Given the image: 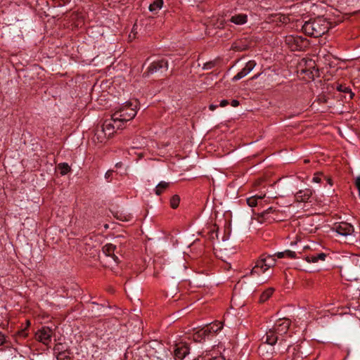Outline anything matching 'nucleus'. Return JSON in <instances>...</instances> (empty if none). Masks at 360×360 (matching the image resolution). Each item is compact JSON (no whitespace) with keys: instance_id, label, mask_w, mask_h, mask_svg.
I'll return each mask as SVG.
<instances>
[{"instance_id":"22","label":"nucleus","mask_w":360,"mask_h":360,"mask_svg":"<svg viewBox=\"0 0 360 360\" xmlns=\"http://www.w3.org/2000/svg\"><path fill=\"white\" fill-rule=\"evenodd\" d=\"M163 5L162 0H155L152 4L149 6V10L151 12L156 11L160 10Z\"/></svg>"},{"instance_id":"36","label":"nucleus","mask_w":360,"mask_h":360,"mask_svg":"<svg viewBox=\"0 0 360 360\" xmlns=\"http://www.w3.org/2000/svg\"><path fill=\"white\" fill-rule=\"evenodd\" d=\"M285 251L284 252H278L275 253L274 255H276L278 258H283L285 257Z\"/></svg>"},{"instance_id":"16","label":"nucleus","mask_w":360,"mask_h":360,"mask_svg":"<svg viewBox=\"0 0 360 360\" xmlns=\"http://www.w3.org/2000/svg\"><path fill=\"white\" fill-rule=\"evenodd\" d=\"M311 195V191L309 190H300L296 193L295 197L297 202H305L309 199Z\"/></svg>"},{"instance_id":"15","label":"nucleus","mask_w":360,"mask_h":360,"mask_svg":"<svg viewBox=\"0 0 360 360\" xmlns=\"http://www.w3.org/2000/svg\"><path fill=\"white\" fill-rule=\"evenodd\" d=\"M278 334H276L275 333V330H272V329H269L266 333V336H265V343H266L267 345H269L271 346L274 345L276 344V342H277L278 340Z\"/></svg>"},{"instance_id":"24","label":"nucleus","mask_w":360,"mask_h":360,"mask_svg":"<svg viewBox=\"0 0 360 360\" xmlns=\"http://www.w3.org/2000/svg\"><path fill=\"white\" fill-rule=\"evenodd\" d=\"M223 327V324L221 322H215L210 325L209 328L210 332L212 331L214 333H217Z\"/></svg>"},{"instance_id":"21","label":"nucleus","mask_w":360,"mask_h":360,"mask_svg":"<svg viewBox=\"0 0 360 360\" xmlns=\"http://www.w3.org/2000/svg\"><path fill=\"white\" fill-rule=\"evenodd\" d=\"M57 168L61 175H65L71 170L70 167L65 162L58 164Z\"/></svg>"},{"instance_id":"42","label":"nucleus","mask_w":360,"mask_h":360,"mask_svg":"<svg viewBox=\"0 0 360 360\" xmlns=\"http://www.w3.org/2000/svg\"><path fill=\"white\" fill-rule=\"evenodd\" d=\"M262 179H258L257 181H255V186H259V185H260V184H261V183H262Z\"/></svg>"},{"instance_id":"33","label":"nucleus","mask_w":360,"mask_h":360,"mask_svg":"<svg viewBox=\"0 0 360 360\" xmlns=\"http://www.w3.org/2000/svg\"><path fill=\"white\" fill-rule=\"evenodd\" d=\"M313 181L316 183H320L321 181V175L319 174H315L313 178Z\"/></svg>"},{"instance_id":"29","label":"nucleus","mask_w":360,"mask_h":360,"mask_svg":"<svg viewBox=\"0 0 360 360\" xmlns=\"http://www.w3.org/2000/svg\"><path fill=\"white\" fill-rule=\"evenodd\" d=\"M247 203L250 207H255L257 204V197L252 196L247 199Z\"/></svg>"},{"instance_id":"43","label":"nucleus","mask_w":360,"mask_h":360,"mask_svg":"<svg viewBox=\"0 0 360 360\" xmlns=\"http://www.w3.org/2000/svg\"><path fill=\"white\" fill-rule=\"evenodd\" d=\"M326 180L328 182L330 185H332V180L329 178L325 177Z\"/></svg>"},{"instance_id":"32","label":"nucleus","mask_w":360,"mask_h":360,"mask_svg":"<svg viewBox=\"0 0 360 360\" xmlns=\"http://www.w3.org/2000/svg\"><path fill=\"white\" fill-rule=\"evenodd\" d=\"M283 192H276L274 193H271L270 195L271 198H277L278 197H282L283 196Z\"/></svg>"},{"instance_id":"11","label":"nucleus","mask_w":360,"mask_h":360,"mask_svg":"<svg viewBox=\"0 0 360 360\" xmlns=\"http://www.w3.org/2000/svg\"><path fill=\"white\" fill-rule=\"evenodd\" d=\"M116 245L112 243H108L103 247V252L106 257H111L115 263H119L120 260L117 256L115 254Z\"/></svg>"},{"instance_id":"4","label":"nucleus","mask_w":360,"mask_h":360,"mask_svg":"<svg viewBox=\"0 0 360 360\" xmlns=\"http://www.w3.org/2000/svg\"><path fill=\"white\" fill-rule=\"evenodd\" d=\"M4 346V347L0 349V356L4 360H18L20 354L17 348L9 346L8 344Z\"/></svg>"},{"instance_id":"45","label":"nucleus","mask_w":360,"mask_h":360,"mask_svg":"<svg viewBox=\"0 0 360 360\" xmlns=\"http://www.w3.org/2000/svg\"><path fill=\"white\" fill-rule=\"evenodd\" d=\"M257 75H255V76L252 77V79H255V78H257Z\"/></svg>"},{"instance_id":"3","label":"nucleus","mask_w":360,"mask_h":360,"mask_svg":"<svg viewBox=\"0 0 360 360\" xmlns=\"http://www.w3.org/2000/svg\"><path fill=\"white\" fill-rule=\"evenodd\" d=\"M285 41L289 49L293 51L302 50L307 45L306 39H304L300 36H287L285 37Z\"/></svg>"},{"instance_id":"34","label":"nucleus","mask_w":360,"mask_h":360,"mask_svg":"<svg viewBox=\"0 0 360 360\" xmlns=\"http://www.w3.org/2000/svg\"><path fill=\"white\" fill-rule=\"evenodd\" d=\"M18 335L22 338H25L27 335V333L25 330H21L18 332Z\"/></svg>"},{"instance_id":"47","label":"nucleus","mask_w":360,"mask_h":360,"mask_svg":"<svg viewBox=\"0 0 360 360\" xmlns=\"http://www.w3.org/2000/svg\"><path fill=\"white\" fill-rule=\"evenodd\" d=\"M309 162V160H304V162Z\"/></svg>"},{"instance_id":"2","label":"nucleus","mask_w":360,"mask_h":360,"mask_svg":"<svg viewBox=\"0 0 360 360\" xmlns=\"http://www.w3.org/2000/svg\"><path fill=\"white\" fill-rule=\"evenodd\" d=\"M330 22L323 17H318L304 22L303 32L311 37H319L326 33L330 28Z\"/></svg>"},{"instance_id":"38","label":"nucleus","mask_w":360,"mask_h":360,"mask_svg":"<svg viewBox=\"0 0 360 360\" xmlns=\"http://www.w3.org/2000/svg\"><path fill=\"white\" fill-rule=\"evenodd\" d=\"M239 105V102L237 100H233L231 101V105L233 107H237Z\"/></svg>"},{"instance_id":"23","label":"nucleus","mask_w":360,"mask_h":360,"mask_svg":"<svg viewBox=\"0 0 360 360\" xmlns=\"http://www.w3.org/2000/svg\"><path fill=\"white\" fill-rule=\"evenodd\" d=\"M274 288H269L266 290L260 296V302H264L266 301L273 294Z\"/></svg>"},{"instance_id":"41","label":"nucleus","mask_w":360,"mask_h":360,"mask_svg":"<svg viewBox=\"0 0 360 360\" xmlns=\"http://www.w3.org/2000/svg\"><path fill=\"white\" fill-rule=\"evenodd\" d=\"M255 196L257 197V200L258 199H262V198H264L265 197V194H263V195H255Z\"/></svg>"},{"instance_id":"5","label":"nucleus","mask_w":360,"mask_h":360,"mask_svg":"<svg viewBox=\"0 0 360 360\" xmlns=\"http://www.w3.org/2000/svg\"><path fill=\"white\" fill-rule=\"evenodd\" d=\"M162 69H165L167 70L168 69V63L167 60H160L158 61H155L152 63L148 68L147 71L143 73V75L148 77L150 74H153L157 72Z\"/></svg>"},{"instance_id":"44","label":"nucleus","mask_w":360,"mask_h":360,"mask_svg":"<svg viewBox=\"0 0 360 360\" xmlns=\"http://www.w3.org/2000/svg\"><path fill=\"white\" fill-rule=\"evenodd\" d=\"M120 166H121V162H119V163H117V164H116V167H120Z\"/></svg>"},{"instance_id":"10","label":"nucleus","mask_w":360,"mask_h":360,"mask_svg":"<svg viewBox=\"0 0 360 360\" xmlns=\"http://www.w3.org/2000/svg\"><path fill=\"white\" fill-rule=\"evenodd\" d=\"M255 60H250L246 63L245 67L233 77V81L239 80L248 75L255 67Z\"/></svg>"},{"instance_id":"37","label":"nucleus","mask_w":360,"mask_h":360,"mask_svg":"<svg viewBox=\"0 0 360 360\" xmlns=\"http://www.w3.org/2000/svg\"><path fill=\"white\" fill-rule=\"evenodd\" d=\"M228 104H229V101H228V100L224 99V100H222V101L220 102L219 105H220L221 107H225V106H226Z\"/></svg>"},{"instance_id":"35","label":"nucleus","mask_w":360,"mask_h":360,"mask_svg":"<svg viewBox=\"0 0 360 360\" xmlns=\"http://www.w3.org/2000/svg\"><path fill=\"white\" fill-rule=\"evenodd\" d=\"M214 66V63L210 62L205 64L204 69H210Z\"/></svg>"},{"instance_id":"28","label":"nucleus","mask_w":360,"mask_h":360,"mask_svg":"<svg viewBox=\"0 0 360 360\" xmlns=\"http://www.w3.org/2000/svg\"><path fill=\"white\" fill-rule=\"evenodd\" d=\"M9 340L2 332L0 331V347L8 344Z\"/></svg>"},{"instance_id":"12","label":"nucleus","mask_w":360,"mask_h":360,"mask_svg":"<svg viewBox=\"0 0 360 360\" xmlns=\"http://www.w3.org/2000/svg\"><path fill=\"white\" fill-rule=\"evenodd\" d=\"M266 264L265 263L264 254L262 255L260 258L256 262L255 265L253 266L250 271L251 275L257 274L259 275L261 272L265 273L268 269H266Z\"/></svg>"},{"instance_id":"13","label":"nucleus","mask_w":360,"mask_h":360,"mask_svg":"<svg viewBox=\"0 0 360 360\" xmlns=\"http://www.w3.org/2000/svg\"><path fill=\"white\" fill-rule=\"evenodd\" d=\"M108 138H110V136L109 135H107V132L103 129L102 125L95 129L94 135L93 137L94 141H97L98 143H103Z\"/></svg>"},{"instance_id":"39","label":"nucleus","mask_w":360,"mask_h":360,"mask_svg":"<svg viewBox=\"0 0 360 360\" xmlns=\"http://www.w3.org/2000/svg\"><path fill=\"white\" fill-rule=\"evenodd\" d=\"M112 174V170H108V171L105 173V178H106V179L110 178V177L111 176Z\"/></svg>"},{"instance_id":"1","label":"nucleus","mask_w":360,"mask_h":360,"mask_svg":"<svg viewBox=\"0 0 360 360\" xmlns=\"http://www.w3.org/2000/svg\"><path fill=\"white\" fill-rule=\"evenodd\" d=\"M138 101L136 100L127 101L123 103L113 114L112 118L116 123L117 129H122L123 124L134 118L137 113Z\"/></svg>"},{"instance_id":"27","label":"nucleus","mask_w":360,"mask_h":360,"mask_svg":"<svg viewBox=\"0 0 360 360\" xmlns=\"http://www.w3.org/2000/svg\"><path fill=\"white\" fill-rule=\"evenodd\" d=\"M259 353L262 356H266V358L271 357V353L269 354L267 349L266 348V345H262L259 347Z\"/></svg>"},{"instance_id":"46","label":"nucleus","mask_w":360,"mask_h":360,"mask_svg":"<svg viewBox=\"0 0 360 360\" xmlns=\"http://www.w3.org/2000/svg\"><path fill=\"white\" fill-rule=\"evenodd\" d=\"M27 326H29L30 324L29 321H27Z\"/></svg>"},{"instance_id":"6","label":"nucleus","mask_w":360,"mask_h":360,"mask_svg":"<svg viewBox=\"0 0 360 360\" xmlns=\"http://www.w3.org/2000/svg\"><path fill=\"white\" fill-rule=\"evenodd\" d=\"M290 323V321L288 319H280L271 329L275 330L276 334L283 335L287 333Z\"/></svg>"},{"instance_id":"18","label":"nucleus","mask_w":360,"mask_h":360,"mask_svg":"<svg viewBox=\"0 0 360 360\" xmlns=\"http://www.w3.org/2000/svg\"><path fill=\"white\" fill-rule=\"evenodd\" d=\"M326 257V254L321 252L316 255H309L306 257L308 262L316 263L319 260L324 261Z\"/></svg>"},{"instance_id":"14","label":"nucleus","mask_w":360,"mask_h":360,"mask_svg":"<svg viewBox=\"0 0 360 360\" xmlns=\"http://www.w3.org/2000/svg\"><path fill=\"white\" fill-rule=\"evenodd\" d=\"M102 126L107 132V135H109L110 137L115 133V128L117 129L116 123L114 122L112 117L110 120L104 121Z\"/></svg>"},{"instance_id":"40","label":"nucleus","mask_w":360,"mask_h":360,"mask_svg":"<svg viewBox=\"0 0 360 360\" xmlns=\"http://www.w3.org/2000/svg\"><path fill=\"white\" fill-rule=\"evenodd\" d=\"M217 108V105H214V104H211L209 106L210 110H212V111L214 110Z\"/></svg>"},{"instance_id":"25","label":"nucleus","mask_w":360,"mask_h":360,"mask_svg":"<svg viewBox=\"0 0 360 360\" xmlns=\"http://www.w3.org/2000/svg\"><path fill=\"white\" fill-rule=\"evenodd\" d=\"M180 202V198L178 195H174L170 200V205L173 209L178 207Z\"/></svg>"},{"instance_id":"30","label":"nucleus","mask_w":360,"mask_h":360,"mask_svg":"<svg viewBox=\"0 0 360 360\" xmlns=\"http://www.w3.org/2000/svg\"><path fill=\"white\" fill-rule=\"evenodd\" d=\"M274 211L275 210H274L272 207H269L265 211L262 212L260 214H258V216L264 218V219H269L267 217L268 214Z\"/></svg>"},{"instance_id":"7","label":"nucleus","mask_w":360,"mask_h":360,"mask_svg":"<svg viewBox=\"0 0 360 360\" xmlns=\"http://www.w3.org/2000/svg\"><path fill=\"white\" fill-rule=\"evenodd\" d=\"M189 351L190 349L186 343L180 342L176 344L174 351V357L176 359L182 360L189 354Z\"/></svg>"},{"instance_id":"20","label":"nucleus","mask_w":360,"mask_h":360,"mask_svg":"<svg viewBox=\"0 0 360 360\" xmlns=\"http://www.w3.org/2000/svg\"><path fill=\"white\" fill-rule=\"evenodd\" d=\"M169 184V183L165 181L160 182L155 188V194L158 195H161L162 192L168 188Z\"/></svg>"},{"instance_id":"8","label":"nucleus","mask_w":360,"mask_h":360,"mask_svg":"<svg viewBox=\"0 0 360 360\" xmlns=\"http://www.w3.org/2000/svg\"><path fill=\"white\" fill-rule=\"evenodd\" d=\"M52 331L48 327H44L41 330H39L35 335V338L38 341L48 345L51 340Z\"/></svg>"},{"instance_id":"26","label":"nucleus","mask_w":360,"mask_h":360,"mask_svg":"<svg viewBox=\"0 0 360 360\" xmlns=\"http://www.w3.org/2000/svg\"><path fill=\"white\" fill-rule=\"evenodd\" d=\"M337 89L339 91H342V92H344V93H349L350 94V96H349L350 98H352V97L354 95L352 92L351 89L349 87H348V86H345V85L340 84V85L338 86Z\"/></svg>"},{"instance_id":"31","label":"nucleus","mask_w":360,"mask_h":360,"mask_svg":"<svg viewBox=\"0 0 360 360\" xmlns=\"http://www.w3.org/2000/svg\"><path fill=\"white\" fill-rule=\"evenodd\" d=\"M285 256H286V257H288L292 258V259L296 257V253L294 251H291V250H287L285 251Z\"/></svg>"},{"instance_id":"17","label":"nucleus","mask_w":360,"mask_h":360,"mask_svg":"<svg viewBox=\"0 0 360 360\" xmlns=\"http://www.w3.org/2000/svg\"><path fill=\"white\" fill-rule=\"evenodd\" d=\"M248 16L245 14H237L233 15L230 21L236 25H241L245 24L247 22Z\"/></svg>"},{"instance_id":"19","label":"nucleus","mask_w":360,"mask_h":360,"mask_svg":"<svg viewBox=\"0 0 360 360\" xmlns=\"http://www.w3.org/2000/svg\"><path fill=\"white\" fill-rule=\"evenodd\" d=\"M264 259L265 263H266V264H264V266H266V269H269V268L273 267L276 265V260L274 257V255H264Z\"/></svg>"},{"instance_id":"9","label":"nucleus","mask_w":360,"mask_h":360,"mask_svg":"<svg viewBox=\"0 0 360 360\" xmlns=\"http://www.w3.org/2000/svg\"><path fill=\"white\" fill-rule=\"evenodd\" d=\"M334 229L338 234L343 236H351L354 231V227L347 222H340Z\"/></svg>"}]
</instances>
